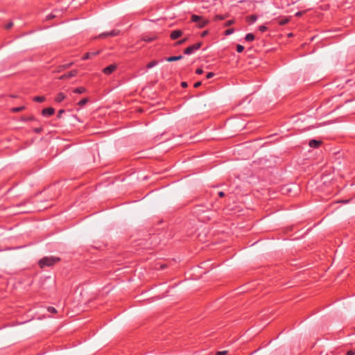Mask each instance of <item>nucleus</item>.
Returning a JSON list of instances; mask_svg holds the SVG:
<instances>
[{
    "label": "nucleus",
    "instance_id": "f03ea898",
    "mask_svg": "<svg viewBox=\"0 0 355 355\" xmlns=\"http://www.w3.org/2000/svg\"><path fill=\"white\" fill-rule=\"evenodd\" d=\"M202 42H197L193 45L188 46L184 49V53L186 55H191L195 51H198L202 46Z\"/></svg>",
    "mask_w": 355,
    "mask_h": 355
},
{
    "label": "nucleus",
    "instance_id": "f257e3e1",
    "mask_svg": "<svg viewBox=\"0 0 355 355\" xmlns=\"http://www.w3.org/2000/svg\"><path fill=\"white\" fill-rule=\"evenodd\" d=\"M60 261V258L54 256L44 257L38 261V265L41 268L51 267Z\"/></svg>",
    "mask_w": 355,
    "mask_h": 355
},
{
    "label": "nucleus",
    "instance_id": "c03bdc74",
    "mask_svg": "<svg viewBox=\"0 0 355 355\" xmlns=\"http://www.w3.org/2000/svg\"><path fill=\"white\" fill-rule=\"evenodd\" d=\"M26 202H27V201H24V202H23L20 203V204H18L17 206L19 207V206H21L22 205H24Z\"/></svg>",
    "mask_w": 355,
    "mask_h": 355
},
{
    "label": "nucleus",
    "instance_id": "f3484780",
    "mask_svg": "<svg viewBox=\"0 0 355 355\" xmlns=\"http://www.w3.org/2000/svg\"><path fill=\"white\" fill-rule=\"evenodd\" d=\"M202 20V17L201 16H199V15H193L191 16V21L193 22H196L198 23V21H201Z\"/></svg>",
    "mask_w": 355,
    "mask_h": 355
},
{
    "label": "nucleus",
    "instance_id": "473e14b6",
    "mask_svg": "<svg viewBox=\"0 0 355 355\" xmlns=\"http://www.w3.org/2000/svg\"><path fill=\"white\" fill-rule=\"evenodd\" d=\"M215 19L216 20H223L224 19V17L223 15H216Z\"/></svg>",
    "mask_w": 355,
    "mask_h": 355
},
{
    "label": "nucleus",
    "instance_id": "79ce46f5",
    "mask_svg": "<svg viewBox=\"0 0 355 355\" xmlns=\"http://www.w3.org/2000/svg\"><path fill=\"white\" fill-rule=\"evenodd\" d=\"M187 83L186 82H182L181 83V86L183 87V88H185L187 87Z\"/></svg>",
    "mask_w": 355,
    "mask_h": 355
},
{
    "label": "nucleus",
    "instance_id": "cd10ccee",
    "mask_svg": "<svg viewBox=\"0 0 355 355\" xmlns=\"http://www.w3.org/2000/svg\"><path fill=\"white\" fill-rule=\"evenodd\" d=\"M233 33H234V29L233 28H229V29L225 31V35H230V34H232Z\"/></svg>",
    "mask_w": 355,
    "mask_h": 355
},
{
    "label": "nucleus",
    "instance_id": "aec40b11",
    "mask_svg": "<svg viewBox=\"0 0 355 355\" xmlns=\"http://www.w3.org/2000/svg\"><path fill=\"white\" fill-rule=\"evenodd\" d=\"M188 40V38L187 37H184L180 40H178V42H175V46H180V45H182L183 44H184Z\"/></svg>",
    "mask_w": 355,
    "mask_h": 355
},
{
    "label": "nucleus",
    "instance_id": "2eb2a0df",
    "mask_svg": "<svg viewBox=\"0 0 355 355\" xmlns=\"http://www.w3.org/2000/svg\"><path fill=\"white\" fill-rule=\"evenodd\" d=\"M257 19V16L252 15L248 17V21L250 24L254 23Z\"/></svg>",
    "mask_w": 355,
    "mask_h": 355
},
{
    "label": "nucleus",
    "instance_id": "0eeeda50",
    "mask_svg": "<svg viewBox=\"0 0 355 355\" xmlns=\"http://www.w3.org/2000/svg\"><path fill=\"white\" fill-rule=\"evenodd\" d=\"M100 53V51H93V52H87L86 53L82 58L83 60L91 59L93 57L98 55Z\"/></svg>",
    "mask_w": 355,
    "mask_h": 355
},
{
    "label": "nucleus",
    "instance_id": "393cba45",
    "mask_svg": "<svg viewBox=\"0 0 355 355\" xmlns=\"http://www.w3.org/2000/svg\"><path fill=\"white\" fill-rule=\"evenodd\" d=\"M47 311L51 313H57L56 309L53 306H48Z\"/></svg>",
    "mask_w": 355,
    "mask_h": 355
},
{
    "label": "nucleus",
    "instance_id": "4be33fe9",
    "mask_svg": "<svg viewBox=\"0 0 355 355\" xmlns=\"http://www.w3.org/2000/svg\"><path fill=\"white\" fill-rule=\"evenodd\" d=\"M289 21V19L288 18H284V19H282L279 21V24L281 25V26H283V25H285L287 23H288Z\"/></svg>",
    "mask_w": 355,
    "mask_h": 355
},
{
    "label": "nucleus",
    "instance_id": "39448f33",
    "mask_svg": "<svg viewBox=\"0 0 355 355\" xmlns=\"http://www.w3.org/2000/svg\"><path fill=\"white\" fill-rule=\"evenodd\" d=\"M183 35V31L180 29L173 31L170 34V38L172 40H175Z\"/></svg>",
    "mask_w": 355,
    "mask_h": 355
},
{
    "label": "nucleus",
    "instance_id": "9d476101",
    "mask_svg": "<svg viewBox=\"0 0 355 355\" xmlns=\"http://www.w3.org/2000/svg\"><path fill=\"white\" fill-rule=\"evenodd\" d=\"M183 58V56L180 55H175V56H171V57H168V58H166V60L167 62H174V61H178V60H180Z\"/></svg>",
    "mask_w": 355,
    "mask_h": 355
},
{
    "label": "nucleus",
    "instance_id": "c9c22d12",
    "mask_svg": "<svg viewBox=\"0 0 355 355\" xmlns=\"http://www.w3.org/2000/svg\"><path fill=\"white\" fill-rule=\"evenodd\" d=\"M201 84H202V83H201V82H200V81L196 82V83L194 84L193 87H194L195 88H198V87H199L201 85Z\"/></svg>",
    "mask_w": 355,
    "mask_h": 355
},
{
    "label": "nucleus",
    "instance_id": "dca6fc26",
    "mask_svg": "<svg viewBox=\"0 0 355 355\" xmlns=\"http://www.w3.org/2000/svg\"><path fill=\"white\" fill-rule=\"evenodd\" d=\"M46 100V98L43 96H35L33 101L37 103H42Z\"/></svg>",
    "mask_w": 355,
    "mask_h": 355
},
{
    "label": "nucleus",
    "instance_id": "a211bd4d",
    "mask_svg": "<svg viewBox=\"0 0 355 355\" xmlns=\"http://www.w3.org/2000/svg\"><path fill=\"white\" fill-rule=\"evenodd\" d=\"M158 64V62L156 61V60H153V61H151L147 65H146V68L147 69H151L154 67H155L157 64Z\"/></svg>",
    "mask_w": 355,
    "mask_h": 355
},
{
    "label": "nucleus",
    "instance_id": "49530a36",
    "mask_svg": "<svg viewBox=\"0 0 355 355\" xmlns=\"http://www.w3.org/2000/svg\"><path fill=\"white\" fill-rule=\"evenodd\" d=\"M10 96L11 98H17V97L16 95H13V94L10 95Z\"/></svg>",
    "mask_w": 355,
    "mask_h": 355
},
{
    "label": "nucleus",
    "instance_id": "423d86ee",
    "mask_svg": "<svg viewBox=\"0 0 355 355\" xmlns=\"http://www.w3.org/2000/svg\"><path fill=\"white\" fill-rule=\"evenodd\" d=\"M77 73H78L77 70H71L69 72L64 73V74L62 75L61 76H60L59 79L60 80L68 79V78H70L71 77L76 76Z\"/></svg>",
    "mask_w": 355,
    "mask_h": 355
},
{
    "label": "nucleus",
    "instance_id": "37998d69",
    "mask_svg": "<svg viewBox=\"0 0 355 355\" xmlns=\"http://www.w3.org/2000/svg\"><path fill=\"white\" fill-rule=\"evenodd\" d=\"M71 64H72V63L67 64L64 65V68H68V67H69L70 66H71Z\"/></svg>",
    "mask_w": 355,
    "mask_h": 355
},
{
    "label": "nucleus",
    "instance_id": "f8f14e48",
    "mask_svg": "<svg viewBox=\"0 0 355 355\" xmlns=\"http://www.w3.org/2000/svg\"><path fill=\"white\" fill-rule=\"evenodd\" d=\"M25 109H26L25 106L15 107L11 108L10 112L12 113H16V112H21V111L24 110Z\"/></svg>",
    "mask_w": 355,
    "mask_h": 355
},
{
    "label": "nucleus",
    "instance_id": "9b49d317",
    "mask_svg": "<svg viewBox=\"0 0 355 355\" xmlns=\"http://www.w3.org/2000/svg\"><path fill=\"white\" fill-rule=\"evenodd\" d=\"M65 98H66V96L64 95V94L62 92H60L58 94V95L55 98V101L56 103H61Z\"/></svg>",
    "mask_w": 355,
    "mask_h": 355
},
{
    "label": "nucleus",
    "instance_id": "20e7f679",
    "mask_svg": "<svg viewBox=\"0 0 355 355\" xmlns=\"http://www.w3.org/2000/svg\"><path fill=\"white\" fill-rule=\"evenodd\" d=\"M117 68V65L116 64H110L103 69V73L105 75H110L113 73Z\"/></svg>",
    "mask_w": 355,
    "mask_h": 355
},
{
    "label": "nucleus",
    "instance_id": "4468645a",
    "mask_svg": "<svg viewBox=\"0 0 355 355\" xmlns=\"http://www.w3.org/2000/svg\"><path fill=\"white\" fill-rule=\"evenodd\" d=\"M254 40V35L252 33H248L245 36V40L247 42H252Z\"/></svg>",
    "mask_w": 355,
    "mask_h": 355
},
{
    "label": "nucleus",
    "instance_id": "2f4dec72",
    "mask_svg": "<svg viewBox=\"0 0 355 355\" xmlns=\"http://www.w3.org/2000/svg\"><path fill=\"white\" fill-rule=\"evenodd\" d=\"M55 17V15H53V13H51V14H50V15H47V16H46V19L47 20H49V19H51L54 18Z\"/></svg>",
    "mask_w": 355,
    "mask_h": 355
},
{
    "label": "nucleus",
    "instance_id": "ddd939ff",
    "mask_svg": "<svg viewBox=\"0 0 355 355\" xmlns=\"http://www.w3.org/2000/svg\"><path fill=\"white\" fill-rule=\"evenodd\" d=\"M85 92H86V89L83 87H79L75 88L73 90V92L75 94H83Z\"/></svg>",
    "mask_w": 355,
    "mask_h": 355
},
{
    "label": "nucleus",
    "instance_id": "1a4fd4ad",
    "mask_svg": "<svg viewBox=\"0 0 355 355\" xmlns=\"http://www.w3.org/2000/svg\"><path fill=\"white\" fill-rule=\"evenodd\" d=\"M321 144L322 141L320 140L311 139L309 141V145L311 148H317L321 145Z\"/></svg>",
    "mask_w": 355,
    "mask_h": 355
},
{
    "label": "nucleus",
    "instance_id": "6e6552de",
    "mask_svg": "<svg viewBox=\"0 0 355 355\" xmlns=\"http://www.w3.org/2000/svg\"><path fill=\"white\" fill-rule=\"evenodd\" d=\"M55 110L53 107L44 108L42 111V114L44 116H49L54 114Z\"/></svg>",
    "mask_w": 355,
    "mask_h": 355
},
{
    "label": "nucleus",
    "instance_id": "c85d7f7f",
    "mask_svg": "<svg viewBox=\"0 0 355 355\" xmlns=\"http://www.w3.org/2000/svg\"><path fill=\"white\" fill-rule=\"evenodd\" d=\"M64 112V110H60L57 114V117L58 118H61L62 117V114Z\"/></svg>",
    "mask_w": 355,
    "mask_h": 355
},
{
    "label": "nucleus",
    "instance_id": "72a5a7b5",
    "mask_svg": "<svg viewBox=\"0 0 355 355\" xmlns=\"http://www.w3.org/2000/svg\"><path fill=\"white\" fill-rule=\"evenodd\" d=\"M196 73L197 74H202L203 73V69L201 68H198L196 71Z\"/></svg>",
    "mask_w": 355,
    "mask_h": 355
},
{
    "label": "nucleus",
    "instance_id": "a18cd8bd",
    "mask_svg": "<svg viewBox=\"0 0 355 355\" xmlns=\"http://www.w3.org/2000/svg\"><path fill=\"white\" fill-rule=\"evenodd\" d=\"M207 34V31H205L202 33V37H205Z\"/></svg>",
    "mask_w": 355,
    "mask_h": 355
},
{
    "label": "nucleus",
    "instance_id": "6ab92c4d",
    "mask_svg": "<svg viewBox=\"0 0 355 355\" xmlns=\"http://www.w3.org/2000/svg\"><path fill=\"white\" fill-rule=\"evenodd\" d=\"M198 27L199 28H203L206 26V24L208 23V21L207 20H204L202 18V20L198 21Z\"/></svg>",
    "mask_w": 355,
    "mask_h": 355
},
{
    "label": "nucleus",
    "instance_id": "4c0bfd02",
    "mask_svg": "<svg viewBox=\"0 0 355 355\" xmlns=\"http://www.w3.org/2000/svg\"><path fill=\"white\" fill-rule=\"evenodd\" d=\"M12 26H13V23H12V22H10V23H8V24L6 26V29H9V28H10Z\"/></svg>",
    "mask_w": 355,
    "mask_h": 355
},
{
    "label": "nucleus",
    "instance_id": "f704fd0d",
    "mask_svg": "<svg viewBox=\"0 0 355 355\" xmlns=\"http://www.w3.org/2000/svg\"><path fill=\"white\" fill-rule=\"evenodd\" d=\"M346 355H355V351L354 350H349L347 352Z\"/></svg>",
    "mask_w": 355,
    "mask_h": 355
},
{
    "label": "nucleus",
    "instance_id": "7c9ffc66",
    "mask_svg": "<svg viewBox=\"0 0 355 355\" xmlns=\"http://www.w3.org/2000/svg\"><path fill=\"white\" fill-rule=\"evenodd\" d=\"M227 351H220L216 353V355H226Z\"/></svg>",
    "mask_w": 355,
    "mask_h": 355
},
{
    "label": "nucleus",
    "instance_id": "58836bf2",
    "mask_svg": "<svg viewBox=\"0 0 355 355\" xmlns=\"http://www.w3.org/2000/svg\"><path fill=\"white\" fill-rule=\"evenodd\" d=\"M218 194V196L220 198H223L225 196V194L223 191H219Z\"/></svg>",
    "mask_w": 355,
    "mask_h": 355
},
{
    "label": "nucleus",
    "instance_id": "bb28decb",
    "mask_svg": "<svg viewBox=\"0 0 355 355\" xmlns=\"http://www.w3.org/2000/svg\"><path fill=\"white\" fill-rule=\"evenodd\" d=\"M43 130V128L42 127H39V128H35L33 129V132L37 133V134H40L42 132Z\"/></svg>",
    "mask_w": 355,
    "mask_h": 355
},
{
    "label": "nucleus",
    "instance_id": "b1692460",
    "mask_svg": "<svg viewBox=\"0 0 355 355\" xmlns=\"http://www.w3.org/2000/svg\"><path fill=\"white\" fill-rule=\"evenodd\" d=\"M33 120H35L34 116H29V117L22 116L21 117V121H33Z\"/></svg>",
    "mask_w": 355,
    "mask_h": 355
},
{
    "label": "nucleus",
    "instance_id": "412c9836",
    "mask_svg": "<svg viewBox=\"0 0 355 355\" xmlns=\"http://www.w3.org/2000/svg\"><path fill=\"white\" fill-rule=\"evenodd\" d=\"M87 102H88V98H84L81 99V100L78 103V105H80V106H83V105H85Z\"/></svg>",
    "mask_w": 355,
    "mask_h": 355
},
{
    "label": "nucleus",
    "instance_id": "5701e85b",
    "mask_svg": "<svg viewBox=\"0 0 355 355\" xmlns=\"http://www.w3.org/2000/svg\"><path fill=\"white\" fill-rule=\"evenodd\" d=\"M244 50V46L241 45V44H237L236 45V51L238 53H241L243 52V51Z\"/></svg>",
    "mask_w": 355,
    "mask_h": 355
},
{
    "label": "nucleus",
    "instance_id": "a19ab883",
    "mask_svg": "<svg viewBox=\"0 0 355 355\" xmlns=\"http://www.w3.org/2000/svg\"><path fill=\"white\" fill-rule=\"evenodd\" d=\"M154 39L152 37H145L144 40L146 42H152Z\"/></svg>",
    "mask_w": 355,
    "mask_h": 355
},
{
    "label": "nucleus",
    "instance_id": "ea45409f",
    "mask_svg": "<svg viewBox=\"0 0 355 355\" xmlns=\"http://www.w3.org/2000/svg\"><path fill=\"white\" fill-rule=\"evenodd\" d=\"M302 14H303V12H302V11H298V12H297L295 13V16H296V17H300V16H302Z\"/></svg>",
    "mask_w": 355,
    "mask_h": 355
},
{
    "label": "nucleus",
    "instance_id": "7ed1b4c3",
    "mask_svg": "<svg viewBox=\"0 0 355 355\" xmlns=\"http://www.w3.org/2000/svg\"><path fill=\"white\" fill-rule=\"evenodd\" d=\"M119 33H120V31L119 30L114 29L111 31L104 32V33L100 34L98 37L101 38H105L107 37H114V36L118 35L119 34Z\"/></svg>",
    "mask_w": 355,
    "mask_h": 355
},
{
    "label": "nucleus",
    "instance_id": "a878e982",
    "mask_svg": "<svg viewBox=\"0 0 355 355\" xmlns=\"http://www.w3.org/2000/svg\"><path fill=\"white\" fill-rule=\"evenodd\" d=\"M268 30V27L266 26L265 25H261L259 27V31L261 33H263L265 32L266 31Z\"/></svg>",
    "mask_w": 355,
    "mask_h": 355
},
{
    "label": "nucleus",
    "instance_id": "e433bc0d",
    "mask_svg": "<svg viewBox=\"0 0 355 355\" xmlns=\"http://www.w3.org/2000/svg\"><path fill=\"white\" fill-rule=\"evenodd\" d=\"M234 23L233 20H229L225 23V26H228L232 25Z\"/></svg>",
    "mask_w": 355,
    "mask_h": 355
},
{
    "label": "nucleus",
    "instance_id": "c756f323",
    "mask_svg": "<svg viewBox=\"0 0 355 355\" xmlns=\"http://www.w3.org/2000/svg\"><path fill=\"white\" fill-rule=\"evenodd\" d=\"M214 73L213 72H209L207 76H206V78L207 79H209V78H211L212 77H214Z\"/></svg>",
    "mask_w": 355,
    "mask_h": 355
}]
</instances>
